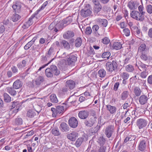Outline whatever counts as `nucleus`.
<instances>
[{"label": "nucleus", "mask_w": 152, "mask_h": 152, "mask_svg": "<svg viewBox=\"0 0 152 152\" xmlns=\"http://www.w3.org/2000/svg\"><path fill=\"white\" fill-rule=\"evenodd\" d=\"M130 15L133 19L141 22L143 21L145 18V15L137 11L134 10L132 11Z\"/></svg>", "instance_id": "nucleus-3"}, {"label": "nucleus", "mask_w": 152, "mask_h": 152, "mask_svg": "<svg viewBox=\"0 0 152 152\" xmlns=\"http://www.w3.org/2000/svg\"><path fill=\"white\" fill-rule=\"evenodd\" d=\"M106 106L107 110L109 111L110 114H113L115 113L117 110L116 107L109 104L106 105Z\"/></svg>", "instance_id": "nucleus-25"}, {"label": "nucleus", "mask_w": 152, "mask_h": 152, "mask_svg": "<svg viewBox=\"0 0 152 152\" xmlns=\"http://www.w3.org/2000/svg\"><path fill=\"white\" fill-rule=\"evenodd\" d=\"M129 95V92L127 91H125L123 92L121 95V99L124 100L128 97Z\"/></svg>", "instance_id": "nucleus-33"}, {"label": "nucleus", "mask_w": 152, "mask_h": 152, "mask_svg": "<svg viewBox=\"0 0 152 152\" xmlns=\"http://www.w3.org/2000/svg\"><path fill=\"white\" fill-rule=\"evenodd\" d=\"M138 68L141 71H145L146 70V65L141 62L138 63Z\"/></svg>", "instance_id": "nucleus-38"}, {"label": "nucleus", "mask_w": 152, "mask_h": 152, "mask_svg": "<svg viewBox=\"0 0 152 152\" xmlns=\"http://www.w3.org/2000/svg\"><path fill=\"white\" fill-rule=\"evenodd\" d=\"M64 107L63 106L58 105L56 107V108H52L51 110L53 112V115L56 117L57 115L62 113L64 111Z\"/></svg>", "instance_id": "nucleus-4"}, {"label": "nucleus", "mask_w": 152, "mask_h": 152, "mask_svg": "<svg viewBox=\"0 0 152 152\" xmlns=\"http://www.w3.org/2000/svg\"><path fill=\"white\" fill-rule=\"evenodd\" d=\"M56 46L54 44H52L46 54V56L48 57H49L55 54V52L56 51Z\"/></svg>", "instance_id": "nucleus-11"}, {"label": "nucleus", "mask_w": 152, "mask_h": 152, "mask_svg": "<svg viewBox=\"0 0 152 152\" xmlns=\"http://www.w3.org/2000/svg\"><path fill=\"white\" fill-rule=\"evenodd\" d=\"M97 142L100 146H103L105 143L106 140L103 136H101L98 137Z\"/></svg>", "instance_id": "nucleus-32"}, {"label": "nucleus", "mask_w": 152, "mask_h": 152, "mask_svg": "<svg viewBox=\"0 0 152 152\" xmlns=\"http://www.w3.org/2000/svg\"><path fill=\"white\" fill-rule=\"evenodd\" d=\"M148 83L151 85H152V75H150L147 78Z\"/></svg>", "instance_id": "nucleus-62"}, {"label": "nucleus", "mask_w": 152, "mask_h": 152, "mask_svg": "<svg viewBox=\"0 0 152 152\" xmlns=\"http://www.w3.org/2000/svg\"><path fill=\"white\" fill-rule=\"evenodd\" d=\"M138 5V4L136 1L131 0L128 2L127 7L131 10H134L137 8Z\"/></svg>", "instance_id": "nucleus-13"}, {"label": "nucleus", "mask_w": 152, "mask_h": 152, "mask_svg": "<svg viewBox=\"0 0 152 152\" xmlns=\"http://www.w3.org/2000/svg\"><path fill=\"white\" fill-rule=\"evenodd\" d=\"M96 21L98 24L103 26L105 27L107 25V21L105 19L98 18L96 19Z\"/></svg>", "instance_id": "nucleus-19"}, {"label": "nucleus", "mask_w": 152, "mask_h": 152, "mask_svg": "<svg viewBox=\"0 0 152 152\" xmlns=\"http://www.w3.org/2000/svg\"><path fill=\"white\" fill-rule=\"evenodd\" d=\"M92 32V29L90 26L86 27L85 31V33L87 35H89L91 34Z\"/></svg>", "instance_id": "nucleus-53"}, {"label": "nucleus", "mask_w": 152, "mask_h": 152, "mask_svg": "<svg viewBox=\"0 0 152 152\" xmlns=\"http://www.w3.org/2000/svg\"><path fill=\"white\" fill-rule=\"evenodd\" d=\"M76 102V100L75 99L74 100L71 101L67 103H64L63 104H65L66 107H69L71 106L72 104H74L75 102Z\"/></svg>", "instance_id": "nucleus-56"}, {"label": "nucleus", "mask_w": 152, "mask_h": 152, "mask_svg": "<svg viewBox=\"0 0 152 152\" xmlns=\"http://www.w3.org/2000/svg\"><path fill=\"white\" fill-rule=\"evenodd\" d=\"M51 132L52 134L55 136L60 135L61 134L59 129L57 128H53Z\"/></svg>", "instance_id": "nucleus-37"}, {"label": "nucleus", "mask_w": 152, "mask_h": 152, "mask_svg": "<svg viewBox=\"0 0 152 152\" xmlns=\"http://www.w3.org/2000/svg\"><path fill=\"white\" fill-rule=\"evenodd\" d=\"M72 17L71 16H69L64 19L62 20L63 26H66L70 24L72 21Z\"/></svg>", "instance_id": "nucleus-18"}, {"label": "nucleus", "mask_w": 152, "mask_h": 152, "mask_svg": "<svg viewBox=\"0 0 152 152\" xmlns=\"http://www.w3.org/2000/svg\"><path fill=\"white\" fill-rule=\"evenodd\" d=\"M78 133L75 132H72L71 133L68 134L66 137L69 140L73 141H75L77 137L78 136Z\"/></svg>", "instance_id": "nucleus-12"}, {"label": "nucleus", "mask_w": 152, "mask_h": 152, "mask_svg": "<svg viewBox=\"0 0 152 152\" xmlns=\"http://www.w3.org/2000/svg\"><path fill=\"white\" fill-rule=\"evenodd\" d=\"M105 66L107 70L110 72L113 71H115L118 66L117 61L115 60H113L112 62H107Z\"/></svg>", "instance_id": "nucleus-1"}, {"label": "nucleus", "mask_w": 152, "mask_h": 152, "mask_svg": "<svg viewBox=\"0 0 152 152\" xmlns=\"http://www.w3.org/2000/svg\"><path fill=\"white\" fill-rule=\"evenodd\" d=\"M21 5L20 3L19 2H16L15 4L13 5L12 7L14 10L15 12L19 13L21 11Z\"/></svg>", "instance_id": "nucleus-17"}, {"label": "nucleus", "mask_w": 152, "mask_h": 152, "mask_svg": "<svg viewBox=\"0 0 152 152\" xmlns=\"http://www.w3.org/2000/svg\"><path fill=\"white\" fill-rule=\"evenodd\" d=\"M110 40L107 37H105L102 39V42L103 44L107 45L109 43Z\"/></svg>", "instance_id": "nucleus-59"}, {"label": "nucleus", "mask_w": 152, "mask_h": 152, "mask_svg": "<svg viewBox=\"0 0 152 152\" xmlns=\"http://www.w3.org/2000/svg\"><path fill=\"white\" fill-rule=\"evenodd\" d=\"M50 69L54 75L57 76L60 74V72L58 69L57 67L55 65H51L50 66Z\"/></svg>", "instance_id": "nucleus-23"}, {"label": "nucleus", "mask_w": 152, "mask_h": 152, "mask_svg": "<svg viewBox=\"0 0 152 152\" xmlns=\"http://www.w3.org/2000/svg\"><path fill=\"white\" fill-rule=\"evenodd\" d=\"M50 99L51 101L53 103H57L58 102L56 96L55 94L51 95L50 96Z\"/></svg>", "instance_id": "nucleus-45"}, {"label": "nucleus", "mask_w": 152, "mask_h": 152, "mask_svg": "<svg viewBox=\"0 0 152 152\" xmlns=\"http://www.w3.org/2000/svg\"><path fill=\"white\" fill-rule=\"evenodd\" d=\"M92 13V8L89 4L85 5L84 8L82 9L80 12L81 15L83 17H87L91 14Z\"/></svg>", "instance_id": "nucleus-2"}, {"label": "nucleus", "mask_w": 152, "mask_h": 152, "mask_svg": "<svg viewBox=\"0 0 152 152\" xmlns=\"http://www.w3.org/2000/svg\"><path fill=\"white\" fill-rule=\"evenodd\" d=\"M22 85L23 83L21 81L19 80H18L14 82L13 87L15 89H18L21 88Z\"/></svg>", "instance_id": "nucleus-22"}, {"label": "nucleus", "mask_w": 152, "mask_h": 152, "mask_svg": "<svg viewBox=\"0 0 152 152\" xmlns=\"http://www.w3.org/2000/svg\"><path fill=\"white\" fill-rule=\"evenodd\" d=\"M101 119L100 118H99L97 126L95 128V129H96L95 130L96 132L100 129L101 127V126H102L104 124H102V125H101Z\"/></svg>", "instance_id": "nucleus-54"}, {"label": "nucleus", "mask_w": 152, "mask_h": 152, "mask_svg": "<svg viewBox=\"0 0 152 152\" xmlns=\"http://www.w3.org/2000/svg\"><path fill=\"white\" fill-rule=\"evenodd\" d=\"M114 132V126L110 125L107 126L105 130L104 133L106 136L108 138H110Z\"/></svg>", "instance_id": "nucleus-5"}, {"label": "nucleus", "mask_w": 152, "mask_h": 152, "mask_svg": "<svg viewBox=\"0 0 152 152\" xmlns=\"http://www.w3.org/2000/svg\"><path fill=\"white\" fill-rule=\"evenodd\" d=\"M14 88L13 87H7L6 88L7 91L11 95L14 96H15L17 94V92L15 91Z\"/></svg>", "instance_id": "nucleus-28"}, {"label": "nucleus", "mask_w": 152, "mask_h": 152, "mask_svg": "<svg viewBox=\"0 0 152 152\" xmlns=\"http://www.w3.org/2000/svg\"><path fill=\"white\" fill-rule=\"evenodd\" d=\"M60 46H64V48L67 50L70 48V46L68 42L65 40H63L60 42Z\"/></svg>", "instance_id": "nucleus-29"}, {"label": "nucleus", "mask_w": 152, "mask_h": 152, "mask_svg": "<svg viewBox=\"0 0 152 152\" xmlns=\"http://www.w3.org/2000/svg\"><path fill=\"white\" fill-rule=\"evenodd\" d=\"M82 40L80 38H77L75 41V45L76 47H79L81 45Z\"/></svg>", "instance_id": "nucleus-42"}, {"label": "nucleus", "mask_w": 152, "mask_h": 152, "mask_svg": "<svg viewBox=\"0 0 152 152\" xmlns=\"http://www.w3.org/2000/svg\"><path fill=\"white\" fill-rule=\"evenodd\" d=\"M44 79L43 77L41 76H39L34 81V83L36 85L39 86L40 85L41 83L43 82Z\"/></svg>", "instance_id": "nucleus-36"}, {"label": "nucleus", "mask_w": 152, "mask_h": 152, "mask_svg": "<svg viewBox=\"0 0 152 152\" xmlns=\"http://www.w3.org/2000/svg\"><path fill=\"white\" fill-rule=\"evenodd\" d=\"M146 9L147 12L149 14L152 13V6L150 4L147 5L146 6Z\"/></svg>", "instance_id": "nucleus-55"}, {"label": "nucleus", "mask_w": 152, "mask_h": 152, "mask_svg": "<svg viewBox=\"0 0 152 152\" xmlns=\"http://www.w3.org/2000/svg\"><path fill=\"white\" fill-rule=\"evenodd\" d=\"M101 147L98 149V152H105L106 147L104 146H100Z\"/></svg>", "instance_id": "nucleus-63"}, {"label": "nucleus", "mask_w": 152, "mask_h": 152, "mask_svg": "<svg viewBox=\"0 0 152 152\" xmlns=\"http://www.w3.org/2000/svg\"><path fill=\"white\" fill-rule=\"evenodd\" d=\"M4 100L6 102H9L11 101V98L9 95L6 93L4 94Z\"/></svg>", "instance_id": "nucleus-49"}, {"label": "nucleus", "mask_w": 152, "mask_h": 152, "mask_svg": "<svg viewBox=\"0 0 152 152\" xmlns=\"http://www.w3.org/2000/svg\"><path fill=\"white\" fill-rule=\"evenodd\" d=\"M147 141V138H145L140 141L138 147L139 150L142 152H145L146 151Z\"/></svg>", "instance_id": "nucleus-6"}, {"label": "nucleus", "mask_w": 152, "mask_h": 152, "mask_svg": "<svg viewBox=\"0 0 152 152\" xmlns=\"http://www.w3.org/2000/svg\"><path fill=\"white\" fill-rule=\"evenodd\" d=\"M39 107L40 109L39 110H36V112L35 110H29L27 113V116L29 118H32L34 117L36 114V112H37L38 114L39 113L41 110V108L39 106Z\"/></svg>", "instance_id": "nucleus-15"}, {"label": "nucleus", "mask_w": 152, "mask_h": 152, "mask_svg": "<svg viewBox=\"0 0 152 152\" xmlns=\"http://www.w3.org/2000/svg\"><path fill=\"white\" fill-rule=\"evenodd\" d=\"M148 98L147 96L145 95H142L140 96L139 98V102L141 105L145 104L147 102Z\"/></svg>", "instance_id": "nucleus-24"}, {"label": "nucleus", "mask_w": 152, "mask_h": 152, "mask_svg": "<svg viewBox=\"0 0 152 152\" xmlns=\"http://www.w3.org/2000/svg\"><path fill=\"white\" fill-rule=\"evenodd\" d=\"M33 44V43L30 41L24 46V49L26 50L28 49Z\"/></svg>", "instance_id": "nucleus-60"}, {"label": "nucleus", "mask_w": 152, "mask_h": 152, "mask_svg": "<svg viewBox=\"0 0 152 152\" xmlns=\"http://www.w3.org/2000/svg\"><path fill=\"white\" fill-rule=\"evenodd\" d=\"M60 129L62 132H67L69 130L68 125L64 122H62L60 124Z\"/></svg>", "instance_id": "nucleus-20"}, {"label": "nucleus", "mask_w": 152, "mask_h": 152, "mask_svg": "<svg viewBox=\"0 0 152 152\" xmlns=\"http://www.w3.org/2000/svg\"><path fill=\"white\" fill-rule=\"evenodd\" d=\"M83 137L78 138L75 142V145L77 147H79L84 140Z\"/></svg>", "instance_id": "nucleus-46"}, {"label": "nucleus", "mask_w": 152, "mask_h": 152, "mask_svg": "<svg viewBox=\"0 0 152 152\" xmlns=\"http://www.w3.org/2000/svg\"><path fill=\"white\" fill-rule=\"evenodd\" d=\"M141 91L140 88L138 87H136L134 88V93L136 96H139L141 94Z\"/></svg>", "instance_id": "nucleus-48"}, {"label": "nucleus", "mask_w": 152, "mask_h": 152, "mask_svg": "<svg viewBox=\"0 0 152 152\" xmlns=\"http://www.w3.org/2000/svg\"><path fill=\"white\" fill-rule=\"evenodd\" d=\"M122 48V44L120 42H115L113 45V48L116 50H119Z\"/></svg>", "instance_id": "nucleus-30"}, {"label": "nucleus", "mask_w": 152, "mask_h": 152, "mask_svg": "<svg viewBox=\"0 0 152 152\" xmlns=\"http://www.w3.org/2000/svg\"><path fill=\"white\" fill-rule=\"evenodd\" d=\"M78 116L81 119H86L89 115V112L87 110H82L80 111L78 113Z\"/></svg>", "instance_id": "nucleus-14"}, {"label": "nucleus", "mask_w": 152, "mask_h": 152, "mask_svg": "<svg viewBox=\"0 0 152 152\" xmlns=\"http://www.w3.org/2000/svg\"><path fill=\"white\" fill-rule=\"evenodd\" d=\"M75 36L74 33L72 31L68 30L66 31L63 35V37L65 39H69Z\"/></svg>", "instance_id": "nucleus-16"}, {"label": "nucleus", "mask_w": 152, "mask_h": 152, "mask_svg": "<svg viewBox=\"0 0 152 152\" xmlns=\"http://www.w3.org/2000/svg\"><path fill=\"white\" fill-rule=\"evenodd\" d=\"M147 121L145 119L140 118L136 121V125L139 129H141L145 127L147 125Z\"/></svg>", "instance_id": "nucleus-8"}, {"label": "nucleus", "mask_w": 152, "mask_h": 152, "mask_svg": "<svg viewBox=\"0 0 152 152\" xmlns=\"http://www.w3.org/2000/svg\"><path fill=\"white\" fill-rule=\"evenodd\" d=\"M68 123L70 127L73 128L77 127L78 125V121L77 119L73 117L69 119Z\"/></svg>", "instance_id": "nucleus-9"}, {"label": "nucleus", "mask_w": 152, "mask_h": 152, "mask_svg": "<svg viewBox=\"0 0 152 152\" xmlns=\"http://www.w3.org/2000/svg\"><path fill=\"white\" fill-rule=\"evenodd\" d=\"M23 122L22 119L19 116L15 118L14 121V124L16 125H21Z\"/></svg>", "instance_id": "nucleus-31"}, {"label": "nucleus", "mask_w": 152, "mask_h": 152, "mask_svg": "<svg viewBox=\"0 0 152 152\" xmlns=\"http://www.w3.org/2000/svg\"><path fill=\"white\" fill-rule=\"evenodd\" d=\"M99 28V26L97 24L94 25L92 27V34L95 36H97V35H99V34L97 33V31Z\"/></svg>", "instance_id": "nucleus-40"}, {"label": "nucleus", "mask_w": 152, "mask_h": 152, "mask_svg": "<svg viewBox=\"0 0 152 152\" xmlns=\"http://www.w3.org/2000/svg\"><path fill=\"white\" fill-rule=\"evenodd\" d=\"M126 70L129 72H133L134 71V66L131 65H128L126 66Z\"/></svg>", "instance_id": "nucleus-44"}, {"label": "nucleus", "mask_w": 152, "mask_h": 152, "mask_svg": "<svg viewBox=\"0 0 152 152\" xmlns=\"http://www.w3.org/2000/svg\"><path fill=\"white\" fill-rule=\"evenodd\" d=\"M20 18V16L18 14L15 13L13 14L11 17L12 20L13 22H15L19 20Z\"/></svg>", "instance_id": "nucleus-47"}, {"label": "nucleus", "mask_w": 152, "mask_h": 152, "mask_svg": "<svg viewBox=\"0 0 152 152\" xmlns=\"http://www.w3.org/2000/svg\"><path fill=\"white\" fill-rule=\"evenodd\" d=\"M102 8V7L101 4L98 5H94V12L95 13H96L97 14H98V13L101 10Z\"/></svg>", "instance_id": "nucleus-34"}, {"label": "nucleus", "mask_w": 152, "mask_h": 152, "mask_svg": "<svg viewBox=\"0 0 152 152\" xmlns=\"http://www.w3.org/2000/svg\"><path fill=\"white\" fill-rule=\"evenodd\" d=\"M91 118L88 119L86 120L84 122V123L85 125L87 127H91L96 122V121L95 118Z\"/></svg>", "instance_id": "nucleus-10"}, {"label": "nucleus", "mask_w": 152, "mask_h": 152, "mask_svg": "<svg viewBox=\"0 0 152 152\" xmlns=\"http://www.w3.org/2000/svg\"><path fill=\"white\" fill-rule=\"evenodd\" d=\"M123 31L126 36H128L129 35L130 32L128 28H125L123 29Z\"/></svg>", "instance_id": "nucleus-61"}, {"label": "nucleus", "mask_w": 152, "mask_h": 152, "mask_svg": "<svg viewBox=\"0 0 152 152\" xmlns=\"http://www.w3.org/2000/svg\"><path fill=\"white\" fill-rule=\"evenodd\" d=\"M38 14V12H35L34 14H33L29 18L28 20L26 23L30 26L33 23V19Z\"/></svg>", "instance_id": "nucleus-41"}, {"label": "nucleus", "mask_w": 152, "mask_h": 152, "mask_svg": "<svg viewBox=\"0 0 152 152\" xmlns=\"http://www.w3.org/2000/svg\"><path fill=\"white\" fill-rule=\"evenodd\" d=\"M48 3V2L47 1H45L42 5V6L39 8V9L36 12H38V13L39 11L44 8L47 5Z\"/></svg>", "instance_id": "nucleus-58"}, {"label": "nucleus", "mask_w": 152, "mask_h": 152, "mask_svg": "<svg viewBox=\"0 0 152 152\" xmlns=\"http://www.w3.org/2000/svg\"><path fill=\"white\" fill-rule=\"evenodd\" d=\"M54 24L53 23H52L49 26L48 28L50 30L53 29V31L56 32H57L58 31V30L56 27L54 28Z\"/></svg>", "instance_id": "nucleus-52"}, {"label": "nucleus", "mask_w": 152, "mask_h": 152, "mask_svg": "<svg viewBox=\"0 0 152 152\" xmlns=\"http://www.w3.org/2000/svg\"><path fill=\"white\" fill-rule=\"evenodd\" d=\"M106 74V71L104 69H100L98 72V75L100 77H104L105 76Z\"/></svg>", "instance_id": "nucleus-35"}, {"label": "nucleus", "mask_w": 152, "mask_h": 152, "mask_svg": "<svg viewBox=\"0 0 152 152\" xmlns=\"http://www.w3.org/2000/svg\"><path fill=\"white\" fill-rule=\"evenodd\" d=\"M45 74L46 76L48 77H52L53 75L49 68H47L45 70Z\"/></svg>", "instance_id": "nucleus-43"}, {"label": "nucleus", "mask_w": 152, "mask_h": 152, "mask_svg": "<svg viewBox=\"0 0 152 152\" xmlns=\"http://www.w3.org/2000/svg\"><path fill=\"white\" fill-rule=\"evenodd\" d=\"M66 85L68 86L70 90L73 89L75 86V83L74 81L72 80L67 81L66 82Z\"/></svg>", "instance_id": "nucleus-21"}, {"label": "nucleus", "mask_w": 152, "mask_h": 152, "mask_svg": "<svg viewBox=\"0 0 152 152\" xmlns=\"http://www.w3.org/2000/svg\"><path fill=\"white\" fill-rule=\"evenodd\" d=\"M140 57L141 59L145 61H147L149 59L148 56H147V52L140 53Z\"/></svg>", "instance_id": "nucleus-39"}, {"label": "nucleus", "mask_w": 152, "mask_h": 152, "mask_svg": "<svg viewBox=\"0 0 152 152\" xmlns=\"http://www.w3.org/2000/svg\"><path fill=\"white\" fill-rule=\"evenodd\" d=\"M110 53L109 51L103 53L102 55L103 58H107L108 59L110 56Z\"/></svg>", "instance_id": "nucleus-51"}, {"label": "nucleus", "mask_w": 152, "mask_h": 152, "mask_svg": "<svg viewBox=\"0 0 152 152\" xmlns=\"http://www.w3.org/2000/svg\"><path fill=\"white\" fill-rule=\"evenodd\" d=\"M121 77L122 79L127 80L129 77V74L127 72H124L121 74Z\"/></svg>", "instance_id": "nucleus-50"}, {"label": "nucleus", "mask_w": 152, "mask_h": 152, "mask_svg": "<svg viewBox=\"0 0 152 152\" xmlns=\"http://www.w3.org/2000/svg\"><path fill=\"white\" fill-rule=\"evenodd\" d=\"M66 62L68 65L73 64L77 60V57L75 56L70 54L66 56Z\"/></svg>", "instance_id": "nucleus-7"}, {"label": "nucleus", "mask_w": 152, "mask_h": 152, "mask_svg": "<svg viewBox=\"0 0 152 152\" xmlns=\"http://www.w3.org/2000/svg\"><path fill=\"white\" fill-rule=\"evenodd\" d=\"M138 10H139L138 12L141 13L144 15H145V12L143 11L144 7L142 5H140L138 7Z\"/></svg>", "instance_id": "nucleus-57"}, {"label": "nucleus", "mask_w": 152, "mask_h": 152, "mask_svg": "<svg viewBox=\"0 0 152 152\" xmlns=\"http://www.w3.org/2000/svg\"><path fill=\"white\" fill-rule=\"evenodd\" d=\"M146 45L145 43L141 44L138 49V52L140 53L147 52Z\"/></svg>", "instance_id": "nucleus-27"}, {"label": "nucleus", "mask_w": 152, "mask_h": 152, "mask_svg": "<svg viewBox=\"0 0 152 152\" xmlns=\"http://www.w3.org/2000/svg\"><path fill=\"white\" fill-rule=\"evenodd\" d=\"M26 63L27 61L26 60H23L21 62L18 63L17 66L19 69L22 70L26 66Z\"/></svg>", "instance_id": "nucleus-26"}, {"label": "nucleus", "mask_w": 152, "mask_h": 152, "mask_svg": "<svg viewBox=\"0 0 152 152\" xmlns=\"http://www.w3.org/2000/svg\"><path fill=\"white\" fill-rule=\"evenodd\" d=\"M5 30V27L1 23H0V33H3Z\"/></svg>", "instance_id": "nucleus-64"}]
</instances>
